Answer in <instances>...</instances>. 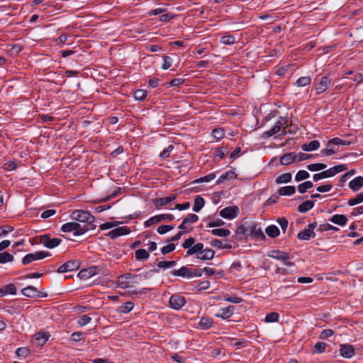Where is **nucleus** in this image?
Returning <instances> with one entry per match:
<instances>
[{"label":"nucleus","instance_id":"1","mask_svg":"<svg viewBox=\"0 0 363 363\" xmlns=\"http://www.w3.org/2000/svg\"><path fill=\"white\" fill-rule=\"evenodd\" d=\"M147 278V274H125L118 277V286L121 289L134 287Z\"/></svg>","mask_w":363,"mask_h":363},{"label":"nucleus","instance_id":"2","mask_svg":"<svg viewBox=\"0 0 363 363\" xmlns=\"http://www.w3.org/2000/svg\"><path fill=\"white\" fill-rule=\"evenodd\" d=\"M203 246L202 242L196 243L193 248L186 251V257L196 255V257L201 261L213 259L215 255L214 250L210 248L204 249Z\"/></svg>","mask_w":363,"mask_h":363},{"label":"nucleus","instance_id":"3","mask_svg":"<svg viewBox=\"0 0 363 363\" xmlns=\"http://www.w3.org/2000/svg\"><path fill=\"white\" fill-rule=\"evenodd\" d=\"M289 126H291V125L289 124L288 118L279 117L274 126L271 129L264 132V134L267 137H271L279 133H281V135H286L288 133H291L289 129Z\"/></svg>","mask_w":363,"mask_h":363},{"label":"nucleus","instance_id":"4","mask_svg":"<svg viewBox=\"0 0 363 363\" xmlns=\"http://www.w3.org/2000/svg\"><path fill=\"white\" fill-rule=\"evenodd\" d=\"M70 218L72 220H75L79 223H82V224H87V226L88 228H90V230L95 227L94 225V222L95 220L94 216L86 211L75 210L71 213Z\"/></svg>","mask_w":363,"mask_h":363},{"label":"nucleus","instance_id":"5","mask_svg":"<svg viewBox=\"0 0 363 363\" xmlns=\"http://www.w3.org/2000/svg\"><path fill=\"white\" fill-rule=\"evenodd\" d=\"M90 230L88 228L87 224H81L77 221L69 222L65 223L61 227V230L64 233L74 232L73 234L75 236H79L84 234Z\"/></svg>","mask_w":363,"mask_h":363},{"label":"nucleus","instance_id":"6","mask_svg":"<svg viewBox=\"0 0 363 363\" xmlns=\"http://www.w3.org/2000/svg\"><path fill=\"white\" fill-rule=\"evenodd\" d=\"M331 82L327 76L316 78L313 81V87L317 95L325 92L330 86Z\"/></svg>","mask_w":363,"mask_h":363},{"label":"nucleus","instance_id":"7","mask_svg":"<svg viewBox=\"0 0 363 363\" xmlns=\"http://www.w3.org/2000/svg\"><path fill=\"white\" fill-rule=\"evenodd\" d=\"M39 242L45 247L53 249L62 242V239L59 238H51L49 234H44L39 236Z\"/></svg>","mask_w":363,"mask_h":363},{"label":"nucleus","instance_id":"8","mask_svg":"<svg viewBox=\"0 0 363 363\" xmlns=\"http://www.w3.org/2000/svg\"><path fill=\"white\" fill-rule=\"evenodd\" d=\"M48 256H50V253L47 251H39V252H35L34 253H29V254H27L22 259V264L23 265H27L35 260L43 259Z\"/></svg>","mask_w":363,"mask_h":363},{"label":"nucleus","instance_id":"9","mask_svg":"<svg viewBox=\"0 0 363 363\" xmlns=\"http://www.w3.org/2000/svg\"><path fill=\"white\" fill-rule=\"evenodd\" d=\"M174 220V216L169 213H164L157 215L150 218L144 223V225L145 228H149L151 225L160 223L162 221H172Z\"/></svg>","mask_w":363,"mask_h":363},{"label":"nucleus","instance_id":"10","mask_svg":"<svg viewBox=\"0 0 363 363\" xmlns=\"http://www.w3.org/2000/svg\"><path fill=\"white\" fill-rule=\"evenodd\" d=\"M317 228V223H312L307 225V228L301 230L298 235L297 238L301 240H308L311 238L315 237V228Z\"/></svg>","mask_w":363,"mask_h":363},{"label":"nucleus","instance_id":"11","mask_svg":"<svg viewBox=\"0 0 363 363\" xmlns=\"http://www.w3.org/2000/svg\"><path fill=\"white\" fill-rule=\"evenodd\" d=\"M199 220V216L194 213H189L179 225V229L183 230L184 233H189L191 231V228H188V225L196 223Z\"/></svg>","mask_w":363,"mask_h":363},{"label":"nucleus","instance_id":"12","mask_svg":"<svg viewBox=\"0 0 363 363\" xmlns=\"http://www.w3.org/2000/svg\"><path fill=\"white\" fill-rule=\"evenodd\" d=\"M80 263L78 260H69L59 267L57 272L58 273H65L77 270L79 268Z\"/></svg>","mask_w":363,"mask_h":363},{"label":"nucleus","instance_id":"13","mask_svg":"<svg viewBox=\"0 0 363 363\" xmlns=\"http://www.w3.org/2000/svg\"><path fill=\"white\" fill-rule=\"evenodd\" d=\"M239 208L236 206H228L220 211L219 215L226 219H233L238 216Z\"/></svg>","mask_w":363,"mask_h":363},{"label":"nucleus","instance_id":"14","mask_svg":"<svg viewBox=\"0 0 363 363\" xmlns=\"http://www.w3.org/2000/svg\"><path fill=\"white\" fill-rule=\"evenodd\" d=\"M169 303L171 308L179 310L184 306L186 300L184 296L179 294H173L169 298Z\"/></svg>","mask_w":363,"mask_h":363},{"label":"nucleus","instance_id":"15","mask_svg":"<svg viewBox=\"0 0 363 363\" xmlns=\"http://www.w3.org/2000/svg\"><path fill=\"white\" fill-rule=\"evenodd\" d=\"M130 233V230L127 226L118 227L109 231L106 235L110 238L114 240L120 236L128 235Z\"/></svg>","mask_w":363,"mask_h":363},{"label":"nucleus","instance_id":"16","mask_svg":"<svg viewBox=\"0 0 363 363\" xmlns=\"http://www.w3.org/2000/svg\"><path fill=\"white\" fill-rule=\"evenodd\" d=\"M340 354L344 358H352L355 354L354 347L350 344H341L340 345Z\"/></svg>","mask_w":363,"mask_h":363},{"label":"nucleus","instance_id":"17","mask_svg":"<svg viewBox=\"0 0 363 363\" xmlns=\"http://www.w3.org/2000/svg\"><path fill=\"white\" fill-rule=\"evenodd\" d=\"M328 220L340 226H345L348 222L347 216L342 214H335L329 218Z\"/></svg>","mask_w":363,"mask_h":363},{"label":"nucleus","instance_id":"18","mask_svg":"<svg viewBox=\"0 0 363 363\" xmlns=\"http://www.w3.org/2000/svg\"><path fill=\"white\" fill-rule=\"evenodd\" d=\"M235 307L233 306H229L224 308H220L219 311L215 314L218 318L222 319H228L232 316L234 312Z\"/></svg>","mask_w":363,"mask_h":363},{"label":"nucleus","instance_id":"19","mask_svg":"<svg viewBox=\"0 0 363 363\" xmlns=\"http://www.w3.org/2000/svg\"><path fill=\"white\" fill-rule=\"evenodd\" d=\"M250 236L259 240H264L266 238L262 228L256 224H253L250 227Z\"/></svg>","mask_w":363,"mask_h":363},{"label":"nucleus","instance_id":"20","mask_svg":"<svg viewBox=\"0 0 363 363\" xmlns=\"http://www.w3.org/2000/svg\"><path fill=\"white\" fill-rule=\"evenodd\" d=\"M176 198L177 194H172L167 197L155 199L153 200V203L156 207H161L172 202Z\"/></svg>","mask_w":363,"mask_h":363},{"label":"nucleus","instance_id":"21","mask_svg":"<svg viewBox=\"0 0 363 363\" xmlns=\"http://www.w3.org/2000/svg\"><path fill=\"white\" fill-rule=\"evenodd\" d=\"M21 293L23 296L29 298H35V297H39L40 296V291L34 286H28L25 288H23L21 290Z\"/></svg>","mask_w":363,"mask_h":363},{"label":"nucleus","instance_id":"22","mask_svg":"<svg viewBox=\"0 0 363 363\" xmlns=\"http://www.w3.org/2000/svg\"><path fill=\"white\" fill-rule=\"evenodd\" d=\"M297 155L294 152H289L280 157V163L282 165H289L296 160Z\"/></svg>","mask_w":363,"mask_h":363},{"label":"nucleus","instance_id":"23","mask_svg":"<svg viewBox=\"0 0 363 363\" xmlns=\"http://www.w3.org/2000/svg\"><path fill=\"white\" fill-rule=\"evenodd\" d=\"M348 186L354 191H359L363 186V177L361 176L355 177L349 182Z\"/></svg>","mask_w":363,"mask_h":363},{"label":"nucleus","instance_id":"24","mask_svg":"<svg viewBox=\"0 0 363 363\" xmlns=\"http://www.w3.org/2000/svg\"><path fill=\"white\" fill-rule=\"evenodd\" d=\"M213 319L209 317H202L199 323L198 328L201 330H208L213 325Z\"/></svg>","mask_w":363,"mask_h":363},{"label":"nucleus","instance_id":"25","mask_svg":"<svg viewBox=\"0 0 363 363\" xmlns=\"http://www.w3.org/2000/svg\"><path fill=\"white\" fill-rule=\"evenodd\" d=\"M34 337L38 345H43L48 340L49 335L46 332L39 331L35 335Z\"/></svg>","mask_w":363,"mask_h":363},{"label":"nucleus","instance_id":"26","mask_svg":"<svg viewBox=\"0 0 363 363\" xmlns=\"http://www.w3.org/2000/svg\"><path fill=\"white\" fill-rule=\"evenodd\" d=\"M287 255H288V253H286V252L276 250L269 251L267 254V256L269 257H272L273 259H277L279 261H282V260H286Z\"/></svg>","mask_w":363,"mask_h":363},{"label":"nucleus","instance_id":"27","mask_svg":"<svg viewBox=\"0 0 363 363\" xmlns=\"http://www.w3.org/2000/svg\"><path fill=\"white\" fill-rule=\"evenodd\" d=\"M191 268L187 267H182L179 269L173 270L171 274L174 276L190 278Z\"/></svg>","mask_w":363,"mask_h":363},{"label":"nucleus","instance_id":"28","mask_svg":"<svg viewBox=\"0 0 363 363\" xmlns=\"http://www.w3.org/2000/svg\"><path fill=\"white\" fill-rule=\"evenodd\" d=\"M319 147H320L319 141L314 140L311 141L308 143L302 145L301 149L303 151L309 152V151L315 150L318 149Z\"/></svg>","mask_w":363,"mask_h":363},{"label":"nucleus","instance_id":"29","mask_svg":"<svg viewBox=\"0 0 363 363\" xmlns=\"http://www.w3.org/2000/svg\"><path fill=\"white\" fill-rule=\"evenodd\" d=\"M265 233L269 237L274 238L279 235L280 230L277 225H270L266 228Z\"/></svg>","mask_w":363,"mask_h":363},{"label":"nucleus","instance_id":"30","mask_svg":"<svg viewBox=\"0 0 363 363\" xmlns=\"http://www.w3.org/2000/svg\"><path fill=\"white\" fill-rule=\"evenodd\" d=\"M314 204H315V202L313 201H310V200L306 201L303 202L302 203H301L298 206V211L300 213H306V212L308 211L309 210L312 209L314 206Z\"/></svg>","mask_w":363,"mask_h":363},{"label":"nucleus","instance_id":"31","mask_svg":"<svg viewBox=\"0 0 363 363\" xmlns=\"http://www.w3.org/2000/svg\"><path fill=\"white\" fill-rule=\"evenodd\" d=\"M236 177V174L233 171H228L225 174H223L216 181L217 184H220L224 182L225 180H230Z\"/></svg>","mask_w":363,"mask_h":363},{"label":"nucleus","instance_id":"32","mask_svg":"<svg viewBox=\"0 0 363 363\" xmlns=\"http://www.w3.org/2000/svg\"><path fill=\"white\" fill-rule=\"evenodd\" d=\"M133 308L134 303L131 301H128L119 306L117 309V311L119 313H128L131 311Z\"/></svg>","mask_w":363,"mask_h":363},{"label":"nucleus","instance_id":"33","mask_svg":"<svg viewBox=\"0 0 363 363\" xmlns=\"http://www.w3.org/2000/svg\"><path fill=\"white\" fill-rule=\"evenodd\" d=\"M296 192V188L294 186H285L279 189V194L281 196H291Z\"/></svg>","mask_w":363,"mask_h":363},{"label":"nucleus","instance_id":"34","mask_svg":"<svg viewBox=\"0 0 363 363\" xmlns=\"http://www.w3.org/2000/svg\"><path fill=\"white\" fill-rule=\"evenodd\" d=\"M204 204H205V201H204L203 198L201 197V196H197L194 199L193 211L196 213L199 212L201 211V209L203 207Z\"/></svg>","mask_w":363,"mask_h":363},{"label":"nucleus","instance_id":"35","mask_svg":"<svg viewBox=\"0 0 363 363\" xmlns=\"http://www.w3.org/2000/svg\"><path fill=\"white\" fill-rule=\"evenodd\" d=\"M99 272V268L97 267H91L84 270H82L79 274L82 277H91L96 275Z\"/></svg>","mask_w":363,"mask_h":363},{"label":"nucleus","instance_id":"36","mask_svg":"<svg viewBox=\"0 0 363 363\" xmlns=\"http://www.w3.org/2000/svg\"><path fill=\"white\" fill-rule=\"evenodd\" d=\"M317 230L319 232H324V231H328V230L337 232L339 230V228L336 226H334V225L330 224V223H323V224H320L318 226Z\"/></svg>","mask_w":363,"mask_h":363},{"label":"nucleus","instance_id":"37","mask_svg":"<svg viewBox=\"0 0 363 363\" xmlns=\"http://www.w3.org/2000/svg\"><path fill=\"white\" fill-rule=\"evenodd\" d=\"M135 255L137 260H146L150 257L149 252L145 249L137 250Z\"/></svg>","mask_w":363,"mask_h":363},{"label":"nucleus","instance_id":"38","mask_svg":"<svg viewBox=\"0 0 363 363\" xmlns=\"http://www.w3.org/2000/svg\"><path fill=\"white\" fill-rule=\"evenodd\" d=\"M311 82V78L309 76L306 77H301L298 78L296 82H295V85L298 87H303L308 84H310Z\"/></svg>","mask_w":363,"mask_h":363},{"label":"nucleus","instance_id":"39","mask_svg":"<svg viewBox=\"0 0 363 363\" xmlns=\"http://www.w3.org/2000/svg\"><path fill=\"white\" fill-rule=\"evenodd\" d=\"M211 233L216 236L225 238L230 235V232L229 230L225 228H216L211 230Z\"/></svg>","mask_w":363,"mask_h":363},{"label":"nucleus","instance_id":"40","mask_svg":"<svg viewBox=\"0 0 363 363\" xmlns=\"http://www.w3.org/2000/svg\"><path fill=\"white\" fill-rule=\"evenodd\" d=\"M347 168H348L347 164H339V165L330 168L329 169H330V172H331L332 177H333L340 172L347 170Z\"/></svg>","mask_w":363,"mask_h":363},{"label":"nucleus","instance_id":"41","mask_svg":"<svg viewBox=\"0 0 363 363\" xmlns=\"http://www.w3.org/2000/svg\"><path fill=\"white\" fill-rule=\"evenodd\" d=\"M291 181V174L290 173H284L276 178V183L284 184Z\"/></svg>","mask_w":363,"mask_h":363},{"label":"nucleus","instance_id":"42","mask_svg":"<svg viewBox=\"0 0 363 363\" xmlns=\"http://www.w3.org/2000/svg\"><path fill=\"white\" fill-rule=\"evenodd\" d=\"M216 178L215 173H211L206 176L201 177L192 182L193 184H200L203 182H209Z\"/></svg>","mask_w":363,"mask_h":363},{"label":"nucleus","instance_id":"43","mask_svg":"<svg viewBox=\"0 0 363 363\" xmlns=\"http://www.w3.org/2000/svg\"><path fill=\"white\" fill-rule=\"evenodd\" d=\"M351 144L350 141L344 140L339 138H334L331 140H330L328 143V146H330V145H350Z\"/></svg>","mask_w":363,"mask_h":363},{"label":"nucleus","instance_id":"44","mask_svg":"<svg viewBox=\"0 0 363 363\" xmlns=\"http://www.w3.org/2000/svg\"><path fill=\"white\" fill-rule=\"evenodd\" d=\"M332 177L331 172H330V169H328L323 171L320 173L315 174L313 176V179L315 182H318L322 179L328 178V177Z\"/></svg>","mask_w":363,"mask_h":363},{"label":"nucleus","instance_id":"45","mask_svg":"<svg viewBox=\"0 0 363 363\" xmlns=\"http://www.w3.org/2000/svg\"><path fill=\"white\" fill-rule=\"evenodd\" d=\"M313 186V184L311 181H307L303 183L300 184L298 185V191L300 194H304L307 191L308 189L312 188Z\"/></svg>","mask_w":363,"mask_h":363},{"label":"nucleus","instance_id":"46","mask_svg":"<svg viewBox=\"0 0 363 363\" xmlns=\"http://www.w3.org/2000/svg\"><path fill=\"white\" fill-rule=\"evenodd\" d=\"M362 202H363V193H359L355 197L350 199L347 201V204L350 206H353Z\"/></svg>","mask_w":363,"mask_h":363},{"label":"nucleus","instance_id":"47","mask_svg":"<svg viewBox=\"0 0 363 363\" xmlns=\"http://www.w3.org/2000/svg\"><path fill=\"white\" fill-rule=\"evenodd\" d=\"M220 43L230 45L235 43V38L232 35L222 36L220 40Z\"/></svg>","mask_w":363,"mask_h":363},{"label":"nucleus","instance_id":"48","mask_svg":"<svg viewBox=\"0 0 363 363\" xmlns=\"http://www.w3.org/2000/svg\"><path fill=\"white\" fill-rule=\"evenodd\" d=\"M326 164L323 163L310 164L307 166V169L311 172H318L326 168Z\"/></svg>","mask_w":363,"mask_h":363},{"label":"nucleus","instance_id":"49","mask_svg":"<svg viewBox=\"0 0 363 363\" xmlns=\"http://www.w3.org/2000/svg\"><path fill=\"white\" fill-rule=\"evenodd\" d=\"M147 96V91L144 89H138L133 92V97L136 101H142Z\"/></svg>","mask_w":363,"mask_h":363},{"label":"nucleus","instance_id":"50","mask_svg":"<svg viewBox=\"0 0 363 363\" xmlns=\"http://www.w3.org/2000/svg\"><path fill=\"white\" fill-rule=\"evenodd\" d=\"M279 319V315L277 312H272L268 313L264 318L266 323H275L278 322Z\"/></svg>","mask_w":363,"mask_h":363},{"label":"nucleus","instance_id":"51","mask_svg":"<svg viewBox=\"0 0 363 363\" xmlns=\"http://www.w3.org/2000/svg\"><path fill=\"white\" fill-rule=\"evenodd\" d=\"M228 153V150L226 147H217L215 150L216 157L222 160L225 157V156Z\"/></svg>","mask_w":363,"mask_h":363},{"label":"nucleus","instance_id":"52","mask_svg":"<svg viewBox=\"0 0 363 363\" xmlns=\"http://www.w3.org/2000/svg\"><path fill=\"white\" fill-rule=\"evenodd\" d=\"M328 345L323 342H318L313 346V353H322L324 352L325 349Z\"/></svg>","mask_w":363,"mask_h":363},{"label":"nucleus","instance_id":"53","mask_svg":"<svg viewBox=\"0 0 363 363\" xmlns=\"http://www.w3.org/2000/svg\"><path fill=\"white\" fill-rule=\"evenodd\" d=\"M13 260V256L11 254L7 252L0 253V263L4 264L9 262H11Z\"/></svg>","mask_w":363,"mask_h":363},{"label":"nucleus","instance_id":"54","mask_svg":"<svg viewBox=\"0 0 363 363\" xmlns=\"http://www.w3.org/2000/svg\"><path fill=\"white\" fill-rule=\"evenodd\" d=\"M310 174L306 170H300L298 171L295 176V181L300 182L304 179L309 178Z\"/></svg>","mask_w":363,"mask_h":363},{"label":"nucleus","instance_id":"55","mask_svg":"<svg viewBox=\"0 0 363 363\" xmlns=\"http://www.w3.org/2000/svg\"><path fill=\"white\" fill-rule=\"evenodd\" d=\"M176 261H160L157 263V267L159 268L167 269L173 267L176 265Z\"/></svg>","mask_w":363,"mask_h":363},{"label":"nucleus","instance_id":"56","mask_svg":"<svg viewBox=\"0 0 363 363\" xmlns=\"http://www.w3.org/2000/svg\"><path fill=\"white\" fill-rule=\"evenodd\" d=\"M91 320V318L89 317L88 315H83L79 318L77 320V324L80 327H83L88 323H89Z\"/></svg>","mask_w":363,"mask_h":363},{"label":"nucleus","instance_id":"57","mask_svg":"<svg viewBox=\"0 0 363 363\" xmlns=\"http://www.w3.org/2000/svg\"><path fill=\"white\" fill-rule=\"evenodd\" d=\"M194 243L195 239L192 237H190L184 240L182 246L183 248L189 250L190 249L193 248V246L195 245Z\"/></svg>","mask_w":363,"mask_h":363},{"label":"nucleus","instance_id":"58","mask_svg":"<svg viewBox=\"0 0 363 363\" xmlns=\"http://www.w3.org/2000/svg\"><path fill=\"white\" fill-rule=\"evenodd\" d=\"M18 167V161H8L4 164V169L7 171H12L17 168Z\"/></svg>","mask_w":363,"mask_h":363},{"label":"nucleus","instance_id":"59","mask_svg":"<svg viewBox=\"0 0 363 363\" xmlns=\"http://www.w3.org/2000/svg\"><path fill=\"white\" fill-rule=\"evenodd\" d=\"M172 65V58L169 56L165 55L163 57V62L162 65V69H168Z\"/></svg>","mask_w":363,"mask_h":363},{"label":"nucleus","instance_id":"60","mask_svg":"<svg viewBox=\"0 0 363 363\" xmlns=\"http://www.w3.org/2000/svg\"><path fill=\"white\" fill-rule=\"evenodd\" d=\"M4 290L6 295L11 294L14 295L16 294V288L13 284H9L4 286Z\"/></svg>","mask_w":363,"mask_h":363},{"label":"nucleus","instance_id":"61","mask_svg":"<svg viewBox=\"0 0 363 363\" xmlns=\"http://www.w3.org/2000/svg\"><path fill=\"white\" fill-rule=\"evenodd\" d=\"M211 245L213 247L223 249V248H230V245H223V243L221 240L218 239H214L211 240Z\"/></svg>","mask_w":363,"mask_h":363},{"label":"nucleus","instance_id":"62","mask_svg":"<svg viewBox=\"0 0 363 363\" xmlns=\"http://www.w3.org/2000/svg\"><path fill=\"white\" fill-rule=\"evenodd\" d=\"M211 135L214 138H216L217 140H220L224 137L225 133H224V131L223 129L215 128L213 130Z\"/></svg>","mask_w":363,"mask_h":363},{"label":"nucleus","instance_id":"63","mask_svg":"<svg viewBox=\"0 0 363 363\" xmlns=\"http://www.w3.org/2000/svg\"><path fill=\"white\" fill-rule=\"evenodd\" d=\"M277 223L280 225L283 233H285L286 231L288 225H289L288 220L286 218H284V217L279 218L277 219Z\"/></svg>","mask_w":363,"mask_h":363},{"label":"nucleus","instance_id":"64","mask_svg":"<svg viewBox=\"0 0 363 363\" xmlns=\"http://www.w3.org/2000/svg\"><path fill=\"white\" fill-rule=\"evenodd\" d=\"M174 149V146L172 145H169L166 149H164L162 152H160V157L162 159H167L169 157L170 152Z\"/></svg>","mask_w":363,"mask_h":363}]
</instances>
